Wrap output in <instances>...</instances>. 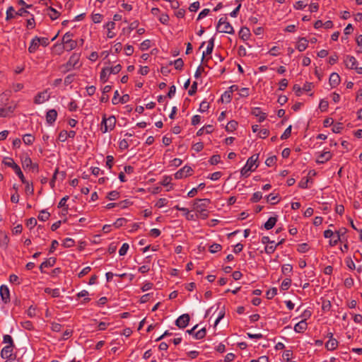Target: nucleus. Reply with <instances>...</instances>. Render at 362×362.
Wrapping results in <instances>:
<instances>
[{
    "label": "nucleus",
    "instance_id": "obj_1",
    "mask_svg": "<svg viewBox=\"0 0 362 362\" xmlns=\"http://www.w3.org/2000/svg\"><path fill=\"white\" fill-rule=\"evenodd\" d=\"M209 199H196L194 201L193 209L197 212V217L206 219L209 216V211L206 207L210 204Z\"/></svg>",
    "mask_w": 362,
    "mask_h": 362
},
{
    "label": "nucleus",
    "instance_id": "obj_2",
    "mask_svg": "<svg viewBox=\"0 0 362 362\" xmlns=\"http://www.w3.org/2000/svg\"><path fill=\"white\" fill-rule=\"evenodd\" d=\"M258 158L259 154H254L248 158L245 165L240 170L242 176L248 177L250 175L249 172L254 171L257 168L258 165H256V163Z\"/></svg>",
    "mask_w": 362,
    "mask_h": 362
},
{
    "label": "nucleus",
    "instance_id": "obj_3",
    "mask_svg": "<svg viewBox=\"0 0 362 362\" xmlns=\"http://www.w3.org/2000/svg\"><path fill=\"white\" fill-rule=\"evenodd\" d=\"M73 36L74 34L71 32H67L62 37V43L64 46L63 47H60V52L59 54L62 52L63 49L69 52L76 47L78 43L76 40H73L71 39Z\"/></svg>",
    "mask_w": 362,
    "mask_h": 362
},
{
    "label": "nucleus",
    "instance_id": "obj_4",
    "mask_svg": "<svg viewBox=\"0 0 362 362\" xmlns=\"http://www.w3.org/2000/svg\"><path fill=\"white\" fill-rule=\"evenodd\" d=\"M115 124L116 118L115 116H110L108 118H106L105 115H104L101 123L102 132L105 133L109 130H112L115 128Z\"/></svg>",
    "mask_w": 362,
    "mask_h": 362
},
{
    "label": "nucleus",
    "instance_id": "obj_5",
    "mask_svg": "<svg viewBox=\"0 0 362 362\" xmlns=\"http://www.w3.org/2000/svg\"><path fill=\"white\" fill-rule=\"evenodd\" d=\"M8 160H3V163L13 169L14 172L18 176L23 183H26V180L20 168V167L13 161L12 158H8Z\"/></svg>",
    "mask_w": 362,
    "mask_h": 362
},
{
    "label": "nucleus",
    "instance_id": "obj_6",
    "mask_svg": "<svg viewBox=\"0 0 362 362\" xmlns=\"http://www.w3.org/2000/svg\"><path fill=\"white\" fill-rule=\"evenodd\" d=\"M344 62L346 68L355 69L358 74H362V67H358L357 66V61L354 57L347 55Z\"/></svg>",
    "mask_w": 362,
    "mask_h": 362
},
{
    "label": "nucleus",
    "instance_id": "obj_7",
    "mask_svg": "<svg viewBox=\"0 0 362 362\" xmlns=\"http://www.w3.org/2000/svg\"><path fill=\"white\" fill-rule=\"evenodd\" d=\"M193 170L190 166L185 165L180 170H179L175 174V178L177 180L182 179L183 177H186L189 175H192Z\"/></svg>",
    "mask_w": 362,
    "mask_h": 362
},
{
    "label": "nucleus",
    "instance_id": "obj_8",
    "mask_svg": "<svg viewBox=\"0 0 362 362\" xmlns=\"http://www.w3.org/2000/svg\"><path fill=\"white\" fill-rule=\"evenodd\" d=\"M80 56L78 54L74 53L69 58V61L64 66L66 71H70L72 68H74L79 61Z\"/></svg>",
    "mask_w": 362,
    "mask_h": 362
},
{
    "label": "nucleus",
    "instance_id": "obj_9",
    "mask_svg": "<svg viewBox=\"0 0 362 362\" xmlns=\"http://www.w3.org/2000/svg\"><path fill=\"white\" fill-rule=\"evenodd\" d=\"M189 320L188 314H183L175 320V325L180 328H185L189 324Z\"/></svg>",
    "mask_w": 362,
    "mask_h": 362
},
{
    "label": "nucleus",
    "instance_id": "obj_10",
    "mask_svg": "<svg viewBox=\"0 0 362 362\" xmlns=\"http://www.w3.org/2000/svg\"><path fill=\"white\" fill-rule=\"evenodd\" d=\"M15 346L6 345L1 351V356L3 358L10 359L13 355V351Z\"/></svg>",
    "mask_w": 362,
    "mask_h": 362
},
{
    "label": "nucleus",
    "instance_id": "obj_11",
    "mask_svg": "<svg viewBox=\"0 0 362 362\" xmlns=\"http://www.w3.org/2000/svg\"><path fill=\"white\" fill-rule=\"evenodd\" d=\"M327 335L329 337V339L326 342L325 347L329 351H333L337 347L338 341L332 337L333 334L332 332L329 333Z\"/></svg>",
    "mask_w": 362,
    "mask_h": 362
},
{
    "label": "nucleus",
    "instance_id": "obj_12",
    "mask_svg": "<svg viewBox=\"0 0 362 362\" xmlns=\"http://www.w3.org/2000/svg\"><path fill=\"white\" fill-rule=\"evenodd\" d=\"M0 295L2 300L6 303L10 300L9 290L6 286H1L0 287Z\"/></svg>",
    "mask_w": 362,
    "mask_h": 362
},
{
    "label": "nucleus",
    "instance_id": "obj_13",
    "mask_svg": "<svg viewBox=\"0 0 362 362\" xmlns=\"http://www.w3.org/2000/svg\"><path fill=\"white\" fill-rule=\"evenodd\" d=\"M340 76L337 73H332L329 76V83L332 88L337 87L340 83Z\"/></svg>",
    "mask_w": 362,
    "mask_h": 362
},
{
    "label": "nucleus",
    "instance_id": "obj_14",
    "mask_svg": "<svg viewBox=\"0 0 362 362\" xmlns=\"http://www.w3.org/2000/svg\"><path fill=\"white\" fill-rule=\"evenodd\" d=\"M49 98V95H47V91L39 93L34 99L35 104H41Z\"/></svg>",
    "mask_w": 362,
    "mask_h": 362
},
{
    "label": "nucleus",
    "instance_id": "obj_15",
    "mask_svg": "<svg viewBox=\"0 0 362 362\" xmlns=\"http://www.w3.org/2000/svg\"><path fill=\"white\" fill-rule=\"evenodd\" d=\"M332 158V153L330 151H324L318 156L316 162L317 163H325Z\"/></svg>",
    "mask_w": 362,
    "mask_h": 362
},
{
    "label": "nucleus",
    "instance_id": "obj_16",
    "mask_svg": "<svg viewBox=\"0 0 362 362\" xmlns=\"http://www.w3.org/2000/svg\"><path fill=\"white\" fill-rule=\"evenodd\" d=\"M57 117V112L54 109L49 110L46 114L47 122L49 124H52V123H54L55 122Z\"/></svg>",
    "mask_w": 362,
    "mask_h": 362
},
{
    "label": "nucleus",
    "instance_id": "obj_17",
    "mask_svg": "<svg viewBox=\"0 0 362 362\" xmlns=\"http://www.w3.org/2000/svg\"><path fill=\"white\" fill-rule=\"evenodd\" d=\"M308 327V324L305 321V319H303V320L300 321L296 325L294 326V330L296 332L298 333H303L305 330H306Z\"/></svg>",
    "mask_w": 362,
    "mask_h": 362
},
{
    "label": "nucleus",
    "instance_id": "obj_18",
    "mask_svg": "<svg viewBox=\"0 0 362 362\" xmlns=\"http://www.w3.org/2000/svg\"><path fill=\"white\" fill-rule=\"evenodd\" d=\"M56 263V258L50 257L44 261L40 266V270L42 273L44 272L43 268L53 267Z\"/></svg>",
    "mask_w": 362,
    "mask_h": 362
},
{
    "label": "nucleus",
    "instance_id": "obj_19",
    "mask_svg": "<svg viewBox=\"0 0 362 362\" xmlns=\"http://www.w3.org/2000/svg\"><path fill=\"white\" fill-rule=\"evenodd\" d=\"M308 40L305 37H300L296 45V48L299 52H303L308 47Z\"/></svg>",
    "mask_w": 362,
    "mask_h": 362
},
{
    "label": "nucleus",
    "instance_id": "obj_20",
    "mask_svg": "<svg viewBox=\"0 0 362 362\" xmlns=\"http://www.w3.org/2000/svg\"><path fill=\"white\" fill-rule=\"evenodd\" d=\"M252 114L255 117H259V122H262L266 119V114L262 112L259 107H254L252 110Z\"/></svg>",
    "mask_w": 362,
    "mask_h": 362
},
{
    "label": "nucleus",
    "instance_id": "obj_21",
    "mask_svg": "<svg viewBox=\"0 0 362 362\" xmlns=\"http://www.w3.org/2000/svg\"><path fill=\"white\" fill-rule=\"evenodd\" d=\"M218 32L233 34L234 30L232 25L230 24V23L226 21V23H224V25H222L221 28L218 30Z\"/></svg>",
    "mask_w": 362,
    "mask_h": 362
},
{
    "label": "nucleus",
    "instance_id": "obj_22",
    "mask_svg": "<svg viewBox=\"0 0 362 362\" xmlns=\"http://www.w3.org/2000/svg\"><path fill=\"white\" fill-rule=\"evenodd\" d=\"M214 47V38L212 37L208 41V45H207L206 52H204L202 54V61L204 60L206 54H211Z\"/></svg>",
    "mask_w": 362,
    "mask_h": 362
},
{
    "label": "nucleus",
    "instance_id": "obj_23",
    "mask_svg": "<svg viewBox=\"0 0 362 362\" xmlns=\"http://www.w3.org/2000/svg\"><path fill=\"white\" fill-rule=\"evenodd\" d=\"M239 36L244 41L248 40L250 36V31L249 28L246 27L241 28L239 31Z\"/></svg>",
    "mask_w": 362,
    "mask_h": 362
},
{
    "label": "nucleus",
    "instance_id": "obj_24",
    "mask_svg": "<svg viewBox=\"0 0 362 362\" xmlns=\"http://www.w3.org/2000/svg\"><path fill=\"white\" fill-rule=\"evenodd\" d=\"M13 112V107L11 106L0 108V117H6L9 116Z\"/></svg>",
    "mask_w": 362,
    "mask_h": 362
},
{
    "label": "nucleus",
    "instance_id": "obj_25",
    "mask_svg": "<svg viewBox=\"0 0 362 362\" xmlns=\"http://www.w3.org/2000/svg\"><path fill=\"white\" fill-rule=\"evenodd\" d=\"M277 221V217H270L264 223V227L266 230L273 228Z\"/></svg>",
    "mask_w": 362,
    "mask_h": 362
},
{
    "label": "nucleus",
    "instance_id": "obj_26",
    "mask_svg": "<svg viewBox=\"0 0 362 362\" xmlns=\"http://www.w3.org/2000/svg\"><path fill=\"white\" fill-rule=\"evenodd\" d=\"M47 10L48 11L47 14L52 21L59 18L60 13L58 12L56 9L53 8L52 7H49Z\"/></svg>",
    "mask_w": 362,
    "mask_h": 362
},
{
    "label": "nucleus",
    "instance_id": "obj_27",
    "mask_svg": "<svg viewBox=\"0 0 362 362\" xmlns=\"http://www.w3.org/2000/svg\"><path fill=\"white\" fill-rule=\"evenodd\" d=\"M21 163L23 169L25 170L27 168H30L32 165L33 161L28 156H25L24 158H22Z\"/></svg>",
    "mask_w": 362,
    "mask_h": 362
},
{
    "label": "nucleus",
    "instance_id": "obj_28",
    "mask_svg": "<svg viewBox=\"0 0 362 362\" xmlns=\"http://www.w3.org/2000/svg\"><path fill=\"white\" fill-rule=\"evenodd\" d=\"M40 43L36 40V37L33 38L28 47V52L30 53H34L39 47Z\"/></svg>",
    "mask_w": 362,
    "mask_h": 362
},
{
    "label": "nucleus",
    "instance_id": "obj_29",
    "mask_svg": "<svg viewBox=\"0 0 362 362\" xmlns=\"http://www.w3.org/2000/svg\"><path fill=\"white\" fill-rule=\"evenodd\" d=\"M109 70L107 67H105L102 69L100 72V79L103 83H105L107 81L108 76H109Z\"/></svg>",
    "mask_w": 362,
    "mask_h": 362
},
{
    "label": "nucleus",
    "instance_id": "obj_30",
    "mask_svg": "<svg viewBox=\"0 0 362 362\" xmlns=\"http://www.w3.org/2000/svg\"><path fill=\"white\" fill-rule=\"evenodd\" d=\"M238 127V122L235 120L230 121L226 126V130L228 132H233Z\"/></svg>",
    "mask_w": 362,
    "mask_h": 362
},
{
    "label": "nucleus",
    "instance_id": "obj_31",
    "mask_svg": "<svg viewBox=\"0 0 362 362\" xmlns=\"http://www.w3.org/2000/svg\"><path fill=\"white\" fill-rule=\"evenodd\" d=\"M16 11L14 10V8L13 6H9L6 11V20L9 21L11 19H13L16 17Z\"/></svg>",
    "mask_w": 362,
    "mask_h": 362
},
{
    "label": "nucleus",
    "instance_id": "obj_32",
    "mask_svg": "<svg viewBox=\"0 0 362 362\" xmlns=\"http://www.w3.org/2000/svg\"><path fill=\"white\" fill-rule=\"evenodd\" d=\"M23 141L26 145H31L35 141V137L30 134H25L23 136Z\"/></svg>",
    "mask_w": 362,
    "mask_h": 362
},
{
    "label": "nucleus",
    "instance_id": "obj_33",
    "mask_svg": "<svg viewBox=\"0 0 362 362\" xmlns=\"http://www.w3.org/2000/svg\"><path fill=\"white\" fill-rule=\"evenodd\" d=\"M45 292L46 293L50 294L52 297L57 298L59 297L60 295L59 289V288H46L45 289Z\"/></svg>",
    "mask_w": 362,
    "mask_h": 362
},
{
    "label": "nucleus",
    "instance_id": "obj_34",
    "mask_svg": "<svg viewBox=\"0 0 362 362\" xmlns=\"http://www.w3.org/2000/svg\"><path fill=\"white\" fill-rule=\"evenodd\" d=\"M50 214L46 210H42L38 216V219L41 221H45L49 219Z\"/></svg>",
    "mask_w": 362,
    "mask_h": 362
},
{
    "label": "nucleus",
    "instance_id": "obj_35",
    "mask_svg": "<svg viewBox=\"0 0 362 362\" xmlns=\"http://www.w3.org/2000/svg\"><path fill=\"white\" fill-rule=\"evenodd\" d=\"M119 197V192L116 190L111 191L107 195V199L110 200H116Z\"/></svg>",
    "mask_w": 362,
    "mask_h": 362
},
{
    "label": "nucleus",
    "instance_id": "obj_36",
    "mask_svg": "<svg viewBox=\"0 0 362 362\" xmlns=\"http://www.w3.org/2000/svg\"><path fill=\"white\" fill-rule=\"evenodd\" d=\"M206 330L205 328H202L200 330L194 333V338L197 339H202L206 336Z\"/></svg>",
    "mask_w": 362,
    "mask_h": 362
},
{
    "label": "nucleus",
    "instance_id": "obj_37",
    "mask_svg": "<svg viewBox=\"0 0 362 362\" xmlns=\"http://www.w3.org/2000/svg\"><path fill=\"white\" fill-rule=\"evenodd\" d=\"M109 70V74H118L121 69H122V66L120 64H117L115 66H112V67H107Z\"/></svg>",
    "mask_w": 362,
    "mask_h": 362
},
{
    "label": "nucleus",
    "instance_id": "obj_38",
    "mask_svg": "<svg viewBox=\"0 0 362 362\" xmlns=\"http://www.w3.org/2000/svg\"><path fill=\"white\" fill-rule=\"evenodd\" d=\"M262 198V194L260 192H256L252 194L250 201L252 203L258 202Z\"/></svg>",
    "mask_w": 362,
    "mask_h": 362
},
{
    "label": "nucleus",
    "instance_id": "obj_39",
    "mask_svg": "<svg viewBox=\"0 0 362 362\" xmlns=\"http://www.w3.org/2000/svg\"><path fill=\"white\" fill-rule=\"evenodd\" d=\"M175 69L182 70L184 66V62L181 58H179L173 62Z\"/></svg>",
    "mask_w": 362,
    "mask_h": 362
},
{
    "label": "nucleus",
    "instance_id": "obj_40",
    "mask_svg": "<svg viewBox=\"0 0 362 362\" xmlns=\"http://www.w3.org/2000/svg\"><path fill=\"white\" fill-rule=\"evenodd\" d=\"M222 249V246L220 244L214 243L209 247V252L211 253H216L218 251H221Z\"/></svg>",
    "mask_w": 362,
    "mask_h": 362
},
{
    "label": "nucleus",
    "instance_id": "obj_41",
    "mask_svg": "<svg viewBox=\"0 0 362 362\" xmlns=\"http://www.w3.org/2000/svg\"><path fill=\"white\" fill-rule=\"evenodd\" d=\"M276 294H277L276 288H272L267 291L266 297L267 299H272Z\"/></svg>",
    "mask_w": 362,
    "mask_h": 362
},
{
    "label": "nucleus",
    "instance_id": "obj_42",
    "mask_svg": "<svg viewBox=\"0 0 362 362\" xmlns=\"http://www.w3.org/2000/svg\"><path fill=\"white\" fill-rule=\"evenodd\" d=\"M127 222V220L124 218H119L116 220V221L113 223V226L118 228L122 226H124Z\"/></svg>",
    "mask_w": 362,
    "mask_h": 362
},
{
    "label": "nucleus",
    "instance_id": "obj_43",
    "mask_svg": "<svg viewBox=\"0 0 362 362\" xmlns=\"http://www.w3.org/2000/svg\"><path fill=\"white\" fill-rule=\"evenodd\" d=\"M291 284V279H285L281 285V288L282 290H288Z\"/></svg>",
    "mask_w": 362,
    "mask_h": 362
},
{
    "label": "nucleus",
    "instance_id": "obj_44",
    "mask_svg": "<svg viewBox=\"0 0 362 362\" xmlns=\"http://www.w3.org/2000/svg\"><path fill=\"white\" fill-rule=\"evenodd\" d=\"M74 245V240L69 238L64 239V240L62 243V246H64L66 248L73 247Z\"/></svg>",
    "mask_w": 362,
    "mask_h": 362
},
{
    "label": "nucleus",
    "instance_id": "obj_45",
    "mask_svg": "<svg viewBox=\"0 0 362 362\" xmlns=\"http://www.w3.org/2000/svg\"><path fill=\"white\" fill-rule=\"evenodd\" d=\"M291 125H289L284 131V132L282 134V135L281 136V139L282 140L284 139H288V137H290L291 134Z\"/></svg>",
    "mask_w": 362,
    "mask_h": 362
},
{
    "label": "nucleus",
    "instance_id": "obj_46",
    "mask_svg": "<svg viewBox=\"0 0 362 362\" xmlns=\"http://www.w3.org/2000/svg\"><path fill=\"white\" fill-rule=\"evenodd\" d=\"M232 99V95L230 92L226 91L222 95L221 100L222 102L230 103Z\"/></svg>",
    "mask_w": 362,
    "mask_h": 362
},
{
    "label": "nucleus",
    "instance_id": "obj_47",
    "mask_svg": "<svg viewBox=\"0 0 362 362\" xmlns=\"http://www.w3.org/2000/svg\"><path fill=\"white\" fill-rule=\"evenodd\" d=\"M292 269H293L292 265L288 264L283 265L282 268H281L282 273L285 275L291 273L292 272Z\"/></svg>",
    "mask_w": 362,
    "mask_h": 362
},
{
    "label": "nucleus",
    "instance_id": "obj_48",
    "mask_svg": "<svg viewBox=\"0 0 362 362\" xmlns=\"http://www.w3.org/2000/svg\"><path fill=\"white\" fill-rule=\"evenodd\" d=\"M343 128H344L343 124L341 122H338L336 124H334V127H332V132L338 134L341 132Z\"/></svg>",
    "mask_w": 362,
    "mask_h": 362
},
{
    "label": "nucleus",
    "instance_id": "obj_49",
    "mask_svg": "<svg viewBox=\"0 0 362 362\" xmlns=\"http://www.w3.org/2000/svg\"><path fill=\"white\" fill-rule=\"evenodd\" d=\"M37 225V220L35 218H30L27 220L26 226L29 227L30 229L33 228Z\"/></svg>",
    "mask_w": 362,
    "mask_h": 362
},
{
    "label": "nucleus",
    "instance_id": "obj_50",
    "mask_svg": "<svg viewBox=\"0 0 362 362\" xmlns=\"http://www.w3.org/2000/svg\"><path fill=\"white\" fill-rule=\"evenodd\" d=\"M151 46V41L149 40H146L143 41L140 45V49L142 51L148 49Z\"/></svg>",
    "mask_w": 362,
    "mask_h": 362
},
{
    "label": "nucleus",
    "instance_id": "obj_51",
    "mask_svg": "<svg viewBox=\"0 0 362 362\" xmlns=\"http://www.w3.org/2000/svg\"><path fill=\"white\" fill-rule=\"evenodd\" d=\"M221 161V156L219 155H214L211 157L209 162L211 165H216Z\"/></svg>",
    "mask_w": 362,
    "mask_h": 362
},
{
    "label": "nucleus",
    "instance_id": "obj_52",
    "mask_svg": "<svg viewBox=\"0 0 362 362\" xmlns=\"http://www.w3.org/2000/svg\"><path fill=\"white\" fill-rule=\"evenodd\" d=\"M36 40L37 42H39L40 45H42L44 47H46L49 45V39L47 37H36Z\"/></svg>",
    "mask_w": 362,
    "mask_h": 362
},
{
    "label": "nucleus",
    "instance_id": "obj_53",
    "mask_svg": "<svg viewBox=\"0 0 362 362\" xmlns=\"http://www.w3.org/2000/svg\"><path fill=\"white\" fill-rule=\"evenodd\" d=\"M3 342L5 344H8V346H14L13 339L8 334H6L4 336Z\"/></svg>",
    "mask_w": 362,
    "mask_h": 362
},
{
    "label": "nucleus",
    "instance_id": "obj_54",
    "mask_svg": "<svg viewBox=\"0 0 362 362\" xmlns=\"http://www.w3.org/2000/svg\"><path fill=\"white\" fill-rule=\"evenodd\" d=\"M328 106H329V103L327 100H325L324 99L320 100L319 107L322 112L326 111L328 108Z\"/></svg>",
    "mask_w": 362,
    "mask_h": 362
},
{
    "label": "nucleus",
    "instance_id": "obj_55",
    "mask_svg": "<svg viewBox=\"0 0 362 362\" xmlns=\"http://www.w3.org/2000/svg\"><path fill=\"white\" fill-rule=\"evenodd\" d=\"M276 157L275 156H271V157H269L266 161H265V164L270 167V166H272L273 165H274L276 163Z\"/></svg>",
    "mask_w": 362,
    "mask_h": 362
},
{
    "label": "nucleus",
    "instance_id": "obj_56",
    "mask_svg": "<svg viewBox=\"0 0 362 362\" xmlns=\"http://www.w3.org/2000/svg\"><path fill=\"white\" fill-rule=\"evenodd\" d=\"M209 108V103L206 101H202L199 105V110L200 112H206Z\"/></svg>",
    "mask_w": 362,
    "mask_h": 362
},
{
    "label": "nucleus",
    "instance_id": "obj_57",
    "mask_svg": "<svg viewBox=\"0 0 362 362\" xmlns=\"http://www.w3.org/2000/svg\"><path fill=\"white\" fill-rule=\"evenodd\" d=\"M309 250V246L307 243L300 244L298 247V251L301 253H304Z\"/></svg>",
    "mask_w": 362,
    "mask_h": 362
},
{
    "label": "nucleus",
    "instance_id": "obj_58",
    "mask_svg": "<svg viewBox=\"0 0 362 362\" xmlns=\"http://www.w3.org/2000/svg\"><path fill=\"white\" fill-rule=\"evenodd\" d=\"M132 204V202H130L129 199H125V200H123V201L119 202L118 206H119L122 209H125Z\"/></svg>",
    "mask_w": 362,
    "mask_h": 362
},
{
    "label": "nucleus",
    "instance_id": "obj_59",
    "mask_svg": "<svg viewBox=\"0 0 362 362\" xmlns=\"http://www.w3.org/2000/svg\"><path fill=\"white\" fill-rule=\"evenodd\" d=\"M35 27V21L33 15L32 17L27 21V28L28 29H33Z\"/></svg>",
    "mask_w": 362,
    "mask_h": 362
},
{
    "label": "nucleus",
    "instance_id": "obj_60",
    "mask_svg": "<svg viewBox=\"0 0 362 362\" xmlns=\"http://www.w3.org/2000/svg\"><path fill=\"white\" fill-rule=\"evenodd\" d=\"M167 204H168V200L166 199L160 198L157 201L155 206L158 208H161V207L165 206Z\"/></svg>",
    "mask_w": 362,
    "mask_h": 362
},
{
    "label": "nucleus",
    "instance_id": "obj_61",
    "mask_svg": "<svg viewBox=\"0 0 362 362\" xmlns=\"http://www.w3.org/2000/svg\"><path fill=\"white\" fill-rule=\"evenodd\" d=\"M23 184L25 185V192H28L30 194H33V193H34V188H33V183L30 184L26 180V183H23Z\"/></svg>",
    "mask_w": 362,
    "mask_h": 362
},
{
    "label": "nucleus",
    "instance_id": "obj_62",
    "mask_svg": "<svg viewBox=\"0 0 362 362\" xmlns=\"http://www.w3.org/2000/svg\"><path fill=\"white\" fill-rule=\"evenodd\" d=\"M197 90V82L194 81L190 89L188 91V94L189 95H193L196 93Z\"/></svg>",
    "mask_w": 362,
    "mask_h": 362
},
{
    "label": "nucleus",
    "instance_id": "obj_63",
    "mask_svg": "<svg viewBox=\"0 0 362 362\" xmlns=\"http://www.w3.org/2000/svg\"><path fill=\"white\" fill-rule=\"evenodd\" d=\"M128 249H129V245L127 243H124L119 250V255L123 256V255H126Z\"/></svg>",
    "mask_w": 362,
    "mask_h": 362
},
{
    "label": "nucleus",
    "instance_id": "obj_64",
    "mask_svg": "<svg viewBox=\"0 0 362 362\" xmlns=\"http://www.w3.org/2000/svg\"><path fill=\"white\" fill-rule=\"evenodd\" d=\"M192 148L196 152H199L202 151V149L204 148V144L202 142H197L193 145Z\"/></svg>",
    "mask_w": 362,
    "mask_h": 362
}]
</instances>
